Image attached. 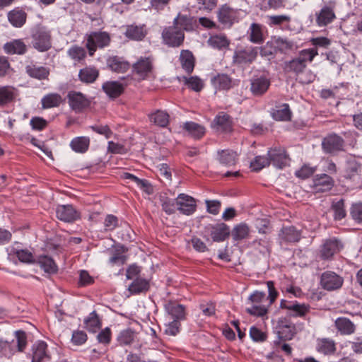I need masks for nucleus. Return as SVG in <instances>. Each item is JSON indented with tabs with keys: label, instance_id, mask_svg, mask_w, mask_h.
Masks as SVG:
<instances>
[{
	"label": "nucleus",
	"instance_id": "a19ab883",
	"mask_svg": "<svg viewBox=\"0 0 362 362\" xmlns=\"http://www.w3.org/2000/svg\"><path fill=\"white\" fill-rule=\"evenodd\" d=\"M16 98V89L9 86H0V107H4Z\"/></svg>",
	"mask_w": 362,
	"mask_h": 362
},
{
	"label": "nucleus",
	"instance_id": "6e6552de",
	"mask_svg": "<svg viewBox=\"0 0 362 362\" xmlns=\"http://www.w3.org/2000/svg\"><path fill=\"white\" fill-rule=\"evenodd\" d=\"M126 276L129 281L126 282L128 291L132 294L145 293L149 290L151 279L141 275L140 273H126Z\"/></svg>",
	"mask_w": 362,
	"mask_h": 362
},
{
	"label": "nucleus",
	"instance_id": "58836bf2",
	"mask_svg": "<svg viewBox=\"0 0 362 362\" xmlns=\"http://www.w3.org/2000/svg\"><path fill=\"white\" fill-rule=\"evenodd\" d=\"M183 127L187 134L194 139H199L205 134L204 127L194 122H186Z\"/></svg>",
	"mask_w": 362,
	"mask_h": 362
},
{
	"label": "nucleus",
	"instance_id": "f3484780",
	"mask_svg": "<svg viewBox=\"0 0 362 362\" xmlns=\"http://www.w3.org/2000/svg\"><path fill=\"white\" fill-rule=\"evenodd\" d=\"M343 247L341 243L335 238L325 240L320 250V257L323 259H331L334 254L340 251Z\"/></svg>",
	"mask_w": 362,
	"mask_h": 362
},
{
	"label": "nucleus",
	"instance_id": "6e6d98bb",
	"mask_svg": "<svg viewBox=\"0 0 362 362\" xmlns=\"http://www.w3.org/2000/svg\"><path fill=\"white\" fill-rule=\"evenodd\" d=\"M270 165L268 156H257L250 162V167L252 171L259 172Z\"/></svg>",
	"mask_w": 362,
	"mask_h": 362
},
{
	"label": "nucleus",
	"instance_id": "6ab92c4d",
	"mask_svg": "<svg viewBox=\"0 0 362 362\" xmlns=\"http://www.w3.org/2000/svg\"><path fill=\"white\" fill-rule=\"evenodd\" d=\"M68 103L71 110L81 112L88 105L86 96L81 92L71 90L67 94Z\"/></svg>",
	"mask_w": 362,
	"mask_h": 362
},
{
	"label": "nucleus",
	"instance_id": "603ef678",
	"mask_svg": "<svg viewBox=\"0 0 362 362\" xmlns=\"http://www.w3.org/2000/svg\"><path fill=\"white\" fill-rule=\"evenodd\" d=\"M331 209L333 211L334 220H341L346 216V210L344 208V201L343 199H334L332 202Z\"/></svg>",
	"mask_w": 362,
	"mask_h": 362
},
{
	"label": "nucleus",
	"instance_id": "412c9836",
	"mask_svg": "<svg viewBox=\"0 0 362 362\" xmlns=\"http://www.w3.org/2000/svg\"><path fill=\"white\" fill-rule=\"evenodd\" d=\"M281 308L288 310L290 315L296 317L305 316L310 310L309 305L305 303H299L297 301L288 302L285 300H281Z\"/></svg>",
	"mask_w": 362,
	"mask_h": 362
},
{
	"label": "nucleus",
	"instance_id": "9b49d317",
	"mask_svg": "<svg viewBox=\"0 0 362 362\" xmlns=\"http://www.w3.org/2000/svg\"><path fill=\"white\" fill-rule=\"evenodd\" d=\"M267 156L269 163L279 169L284 168L290 160L286 151L281 146L270 148L267 151Z\"/></svg>",
	"mask_w": 362,
	"mask_h": 362
},
{
	"label": "nucleus",
	"instance_id": "f03ea898",
	"mask_svg": "<svg viewBox=\"0 0 362 362\" xmlns=\"http://www.w3.org/2000/svg\"><path fill=\"white\" fill-rule=\"evenodd\" d=\"M361 165L355 159L347 160L341 172L342 181L351 189L362 186Z\"/></svg>",
	"mask_w": 362,
	"mask_h": 362
},
{
	"label": "nucleus",
	"instance_id": "680f3d73",
	"mask_svg": "<svg viewBox=\"0 0 362 362\" xmlns=\"http://www.w3.org/2000/svg\"><path fill=\"white\" fill-rule=\"evenodd\" d=\"M104 231H112L116 228L122 226V221L119 223V220L115 215L107 214L105 217L104 222Z\"/></svg>",
	"mask_w": 362,
	"mask_h": 362
},
{
	"label": "nucleus",
	"instance_id": "774afa93",
	"mask_svg": "<svg viewBox=\"0 0 362 362\" xmlns=\"http://www.w3.org/2000/svg\"><path fill=\"white\" fill-rule=\"evenodd\" d=\"M89 128L94 132L104 136L106 139H110L112 134V132L107 124H93L90 125Z\"/></svg>",
	"mask_w": 362,
	"mask_h": 362
},
{
	"label": "nucleus",
	"instance_id": "dca6fc26",
	"mask_svg": "<svg viewBox=\"0 0 362 362\" xmlns=\"http://www.w3.org/2000/svg\"><path fill=\"white\" fill-rule=\"evenodd\" d=\"M334 184V181L331 176L322 173L313 177L312 187L315 192H324L330 190Z\"/></svg>",
	"mask_w": 362,
	"mask_h": 362
},
{
	"label": "nucleus",
	"instance_id": "3c124183",
	"mask_svg": "<svg viewBox=\"0 0 362 362\" xmlns=\"http://www.w3.org/2000/svg\"><path fill=\"white\" fill-rule=\"evenodd\" d=\"M197 200L194 197L182 193V214H193L197 210Z\"/></svg>",
	"mask_w": 362,
	"mask_h": 362
},
{
	"label": "nucleus",
	"instance_id": "4c0bfd02",
	"mask_svg": "<svg viewBox=\"0 0 362 362\" xmlns=\"http://www.w3.org/2000/svg\"><path fill=\"white\" fill-rule=\"evenodd\" d=\"M26 17V13L18 8H15L8 13V21L15 28H21L25 23Z\"/></svg>",
	"mask_w": 362,
	"mask_h": 362
},
{
	"label": "nucleus",
	"instance_id": "c756f323",
	"mask_svg": "<svg viewBox=\"0 0 362 362\" xmlns=\"http://www.w3.org/2000/svg\"><path fill=\"white\" fill-rule=\"evenodd\" d=\"M148 119L154 125L164 128L169 124L170 116L165 110H156L148 114Z\"/></svg>",
	"mask_w": 362,
	"mask_h": 362
},
{
	"label": "nucleus",
	"instance_id": "4468645a",
	"mask_svg": "<svg viewBox=\"0 0 362 362\" xmlns=\"http://www.w3.org/2000/svg\"><path fill=\"white\" fill-rule=\"evenodd\" d=\"M56 216L64 223H73L81 218L80 212L72 204H59L56 208Z\"/></svg>",
	"mask_w": 362,
	"mask_h": 362
},
{
	"label": "nucleus",
	"instance_id": "393cba45",
	"mask_svg": "<svg viewBox=\"0 0 362 362\" xmlns=\"http://www.w3.org/2000/svg\"><path fill=\"white\" fill-rule=\"evenodd\" d=\"M152 64L148 58H141L133 65V72L138 80H144L151 72Z\"/></svg>",
	"mask_w": 362,
	"mask_h": 362
},
{
	"label": "nucleus",
	"instance_id": "79ce46f5",
	"mask_svg": "<svg viewBox=\"0 0 362 362\" xmlns=\"http://www.w3.org/2000/svg\"><path fill=\"white\" fill-rule=\"evenodd\" d=\"M98 70L92 66H86L80 69L78 73L79 80L85 83H93L98 78Z\"/></svg>",
	"mask_w": 362,
	"mask_h": 362
},
{
	"label": "nucleus",
	"instance_id": "e433bc0d",
	"mask_svg": "<svg viewBox=\"0 0 362 362\" xmlns=\"http://www.w3.org/2000/svg\"><path fill=\"white\" fill-rule=\"evenodd\" d=\"M305 69V65L302 60L295 57L289 61H286L283 65V70L286 74L293 73L296 75L302 73Z\"/></svg>",
	"mask_w": 362,
	"mask_h": 362
},
{
	"label": "nucleus",
	"instance_id": "c85d7f7f",
	"mask_svg": "<svg viewBox=\"0 0 362 362\" xmlns=\"http://www.w3.org/2000/svg\"><path fill=\"white\" fill-rule=\"evenodd\" d=\"M107 64L112 71L117 73L126 72L130 66L127 61L118 56L110 57L107 59Z\"/></svg>",
	"mask_w": 362,
	"mask_h": 362
},
{
	"label": "nucleus",
	"instance_id": "69168bd1",
	"mask_svg": "<svg viewBox=\"0 0 362 362\" xmlns=\"http://www.w3.org/2000/svg\"><path fill=\"white\" fill-rule=\"evenodd\" d=\"M68 55L74 60L81 61L86 56V52L84 48L78 46H72L67 51Z\"/></svg>",
	"mask_w": 362,
	"mask_h": 362
},
{
	"label": "nucleus",
	"instance_id": "bb28decb",
	"mask_svg": "<svg viewBox=\"0 0 362 362\" xmlns=\"http://www.w3.org/2000/svg\"><path fill=\"white\" fill-rule=\"evenodd\" d=\"M38 265L43 272H58V266L52 257L42 254L36 256L35 264Z\"/></svg>",
	"mask_w": 362,
	"mask_h": 362
},
{
	"label": "nucleus",
	"instance_id": "de8ad7c7",
	"mask_svg": "<svg viewBox=\"0 0 362 362\" xmlns=\"http://www.w3.org/2000/svg\"><path fill=\"white\" fill-rule=\"evenodd\" d=\"M124 35L130 40L140 41L144 38L146 32L143 25H130L127 26Z\"/></svg>",
	"mask_w": 362,
	"mask_h": 362
},
{
	"label": "nucleus",
	"instance_id": "c9c22d12",
	"mask_svg": "<svg viewBox=\"0 0 362 362\" xmlns=\"http://www.w3.org/2000/svg\"><path fill=\"white\" fill-rule=\"evenodd\" d=\"M184 85L195 93L201 92L204 88V81L198 76H182Z\"/></svg>",
	"mask_w": 362,
	"mask_h": 362
},
{
	"label": "nucleus",
	"instance_id": "ddd939ff",
	"mask_svg": "<svg viewBox=\"0 0 362 362\" xmlns=\"http://www.w3.org/2000/svg\"><path fill=\"white\" fill-rule=\"evenodd\" d=\"M233 121L231 116L224 112H218L211 122V127L220 133H230L233 132Z\"/></svg>",
	"mask_w": 362,
	"mask_h": 362
},
{
	"label": "nucleus",
	"instance_id": "7ed1b4c3",
	"mask_svg": "<svg viewBox=\"0 0 362 362\" xmlns=\"http://www.w3.org/2000/svg\"><path fill=\"white\" fill-rule=\"evenodd\" d=\"M30 38L33 47L40 52H47L52 47L50 31L41 24L31 29Z\"/></svg>",
	"mask_w": 362,
	"mask_h": 362
},
{
	"label": "nucleus",
	"instance_id": "0e129e2a",
	"mask_svg": "<svg viewBox=\"0 0 362 362\" xmlns=\"http://www.w3.org/2000/svg\"><path fill=\"white\" fill-rule=\"evenodd\" d=\"M209 44L214 48L218 49L228 46L229 42L224 35H214L209 39Z\"/></svg>",
	"mask_w": 362,
	"mask_h": 362
},
{
	"label": "nucleus",
	"instance_id": "1a4fd4ad",
	"mask_svg": "<svg viewBox=\"0 0 362 362\" xmlns=\"http://www.w3.org/2000/svg\"><path fill=\"white\" fill-rule=\"evenodd\" d=\"M110 42V36L105 31L91 32L87 37L86 47L90 56H93L97 48L107 47Z\"/></svg>",
	"mask_w": 362,
	"mask_h": 362
},
{
	"label": "nucleus",
	"instance_id": "bf43d9fd",
	"mask_svg": "<svg viewBox=\"0 0 362 362\" xmlns=\"http://www.w3.org/2000/svg\"><path fill=\"white\" fill-rule=\"evenodd\" d=\"M277 329V335L280 340H290L294 335L293 327L291 325H279Z\"/></svg>",
	"mask_w": 362,
	"mask_h": 362
},
{
	"label": "nucleus",
	"instance_id": "20e7f679",
	"mask_svg": "<svg viewBox=\"0 0 362 362\" xmlns=\"http://www.w3.org/2000/svg\"><path fill=\"white\" fill-rule=\"evenodd\" d=\"M181 18V11L177 13L173 20V25L165 27L162 31V42L169 47H178L181 45V26L178 20Z\"/></svg>",
	"mask_w": 362,
	"mask_h": 362
},
{
	"label": "nucleus",
	"instance_id": "2eb2a0df",
	"mask_svg": "<svg viewBox=\"0 0 362 362\" xmlns=\"http://www.w3.org/2000/svg\"><path fill=\"white\" fill-rule=\"evenodd\" d=\"M271 85L270 79L266 76H254L250 80V91L255 96L264 94Z\"/></svg>",
	"mask_w": 362,
	"mask_h": 362
},
{
	"label": "nucleus",
	"instance_id": "5701e85b",
	"mask_svg": "<svg viewBox=\"0 0 362 362\" xmlns=\"http://www.w3.org/2000/svg\"><path fill=\"white\" fill-rule=\"evenodd\" d=\"M63 243L64 240L62 236L59 235H52L49 237H47L44 241V249L47 252H51L54 254H59L63 250Z\"/></svg>",
	"mask_w": 362,
	"mask_h": 362
},
{
	"label": "nucleus",
	"instance_id": "a211bd4d",
	"mask_svg": "<svg viewBox=\"0 0 362 362\" xmlns=\"http://www.w3.org/2000/svg\"><path fill=\"white\" fill-rule=\"evenodd\" d=\"M343 282V277L337 273H322L320 278L322 287L327 291H333L341 288Z\"/></svg>",
	"mask_w": 362,
	"mask_h": 362
},
{
	"label": "nucleus",
	"instance_id": "8fccbe9b",
	"mask_svg": "<svg viewBox=\"0 0 362 362\" xmlns=\"http://www.w3.org/2000/svg\"><path fill=\"white\" fill-rule=\"evenodd\" d=\"M136 337V332L130 328L122 330L117 335V341L120 346L131 345Z\"/></svg>",
	"mask_w": 362,
	"mask_h": 362
},
{
	"label": "nucleus",
	"instance_id": "49530a36",
	"mask_svg": "<svg viewBox=\"0 0 362 362\" xmlns=\"http://www.w3.org/2000/svg\"><path fill=\"white\" fill-rule=\"evenodd\" d=\"M335 327L341 334H351L354 332L355 326L354 323L346 317H338L335 320Z\"/></svg>",
	"mask_w": 362,
	"mask_h": 362
},
{
	"label": "nucleus",
	"instance_id": "052dcab7",
	"mask_svg": "<svg viewBox=\"0 0 362 362\" xmlns=\"http://www.w3.org/2000/svg\"><path fill=\"white\" fill-rule=\"evenodd\" d=\"M125 227L117 231V237L122 242L132 243L135 239V233L128 223H125Z\"/></svg>",
	"mask_w": 362,
	"mask_h": 362
},
{
	"label": "nucleus",
	"instance_id": "9d476101",
	"mask_svg": "<svg viewBox=\"0 0 362 362\" xmlns=\"http://www.w3.org/2000/svg\"><path fill=\"white\" fill-rule=\"evenodd\" d=\"M112 240L114 244L107 250L110 256L107 263L112 267H122L128 259L127 255L128 247L123 244L116 243L113 239Z\"/></svg>",
	"mask_w": 362,
	"mask_h": 362
},
{
	"label": "nucleus",
	"instance_id": "09e8293b",
	"mask_svg": "<svg viewBox=\"0 0 362 362\" xmlns=\"http://www.w3.org/2000/svg\"><path fill=\"white\" fill-rule=\"evenodd\" d=\"M196 59L192 52L188 49H182V69L190 75L194 69Z\"/></svg>",
	"mask_w": 362,
	"mask_h": 362
},
{
	"label": "nucleus",
	"instance_id": "c03bdc74",
	"mask_svg": "<svg viewBox=\"0 0 362 362\" xmlns=\"http://www.w3.org/2000/svg\"><path fill=\"white\" fill-rule=\"evenodd\" d=\"M272 117L276 121L288 122L291 119L292 112L288 103H284L278 109L273 110Z\"/></svg>",
	"mask_w": 362,
	"mask_h": 362
},
{
	"label": "nucleus",
	"instance_id": "864d4df0",
	"mask_svg": "<svg viewBox=\"0 0 362 362\" xmlns=\"http://www.w3.org/2000/svg\"><path fill=\"white\" fill-rule=\"evenodd\" d=\"M41 103L44 109L58 107L62 103V97L58 93H49L42 98Z\"/></svg>",
	"mask_w": 362,
	"mask_h": 362
},
{
	"label": "nucleus",
	"instance_id": "338daca9",
	"mask_svg": "<svg viewBox=\"0 0 362 362\" xmlns=\"http://www.w3.org/2000/svg\"><path fill=\"white\" fill-rule=\"evenodd\" d=\"M248 233V226L245 223H242L234 228L232 235L235 240H240L245 238Z\"/></svg>",
	"mask_w": 362,
	"mask_h": 362
},
{
	"label": "nucleus",
	"instance_id": "b1692460",
	"mask_svg": "<svg viewBox=\"0 0 362 362\" xmlns=\"http://www.w3.org/2000/svg\"><path fill=\"white\" fill-rule=\"evenodd\" d=\"M4 51L9 55H23L27 52L28 47L23 39H12L4 45Z\"/></svg>",
	"mask_w": 362,
	"mask_h": 362
},
{
	"label": "nucleus",
	"instance_id": "423d86ee",
	"mask_svg": "<svg viewBox=\"0 0 362 362\" xmlns=\"http://www.w3.org/2000/svg\"><path fill=\"white\" fill-rule=\"evenodd\" d=\"M258 52L257 47L238 45L234 51L233 62L240 66H248L256 60Z\"/></svg>",
	"mask_w": 362,
	"mask_h": 362
},
{
	"label": "nucleus",
	"instance_id": "f704fd0d",
	"mask_svg": "<svg viewBox=\"0 0 362 362\" xmlns=\"http://www.w3.org/2000/svg\"><path fill=\"white\" fill-rule=\"evenodd\" d=\"M219 162L226 166L230 167L236 164L238 160V155L236 151L224 149L218 151Z\"/></svg>",
	"mask_w": 362,
	"mask_h": 362
},
{
	"label": "nucleus",
	"instance_id": "37998d69",
	"mask_svg": "<svg viewBox=\"0 0 362 362\" xmlns=\"http://www.w3.org/2000/svg\"><path fill=\"white\" fill-rule=\"evenodd\" d=\"M317 351L325 355H329L336 351V344L334 340L328 338H322L317 340Z\"/></svg>",
	"mask_w": 362,
	"mask_h": 362
},
{
	"label": "nucleus",
	"instance_id": "f8f14e48",
	"mask_svg": "<svg viewBox=\"0 0 362 362\" xmlns=\"http://www.w3.org/2000/svg\"><path fill=\"white\" fill-rule=\"evenodd\" d=\"M344 140L339 135L332 133L327 135L322 141V148L325 153H335L343 151Z\"/></svg>",
	"mask_w": 362,
	"mask_h": 362
},
{
	"label": "nucleus",
	"instance_id": "e2e57ef3",
	"mask_svg": "<svg viewBox=\"0 0 362 362\" xmlns=\"http://www.w3.org/2000/svg\"><path fill=\"white\" fill-rule=\"evenodd\" d=\"M318 54V52L317 48H309V49H302L300 52L298 56L297 57L300 60H302L303 64L305 65V67L307 66L308 62H311L315 57H316Z\"/></svg>",
	"mask_w": 362,
	"mask_h": 362
},
{
	"label": "nucleus",
	"instance_id": "aec40b11",
	"mask_svg": "<svg viewBox=\"0 0 362 362\" xmlns=\"http://www.w3.org/2000/svg\"><path fill=\"white\" fill-rule=\"evenodd\" d=\"M126 86L119 81H108L102 85V90L110 99L114 100L124 93Z\"/></svg>",
	"mask_w": 362,
	"mask_h": 362
},
{
	"label": "nucleus",
	"instance_id": "cd10ccee",
	"mask_svg": "<svg viewBox=\"0 0 362 362\" xmlns=\"http://www.w3.org/2000/svg\"><path fill=\"white\" fill-rule=\"evenodd\" d=\"M229 234L230 228L223 223H217L210 226V235L214 241H223L229 236Z\"/></svg>",
	"mask_w": 362,
	"mask_h": 362
},
{
	"label": "nucleus",
	"instance_id": "2f4dec72",
	"mask_svg": "<svg viewBox=\"0 0 362 362\" xmlns=\"http://www.w3.org/2000/svg\"><path fill=\"white\" fill-rule=\"evenodd\" d=\"M163 210L168 214H172L176 210L181 211V193L176 198L163 197L161 199Z\"/></svg>",
	"mask_w": 362,
	"mask_h": 362
},
{
	"label": "nucleus",
	"instance_id": "0eeeda50",
	"mask_svg": "<svg viewBox=\"0 0 362 362\" xmlns=\"http://www.w3.org/2000/svg\"><path fill=\"white\" fill-rule=\"evenodd\" d=\"M336 3L334 1L325 2L315 12V24L320 27H326L337 18L335 13Z\"/></svg>",
	"mask_w": 362,
	"mask_h": 362
},
{
	"label": "nucleus",
	"instance_id": "5fc2aeb1",
	"mask_svg": "<svg viewBox=\"0 0 362 362\" xmlns=\"http://www.w3.org/2000/svg\"><path fill=\"white\" fill-rule=\"evenodd\" d=\"M267 23L270 27L288 25L291 19L290 16L286 14L267 16Z\"/></svg>",
	"mask_w": 362,
	"mask_h": 362
},
{
	"label": "nucleus",
	"instance_id": "ea45409f",
	"mask_svg": "<svg viewBox=\"0 0 362 362\" xmlns=\"http://www.w3.org/2000/svg\"><path fill=\"white\" fill-rule=\"evenodd\" d=\"M26 73L30 77L42 81L47 79L49 69L42 66L28 65L26 66Z\"/></svg>",
	"mask_w": 362,
	"mask_h": 362
},
{
	"label": "nucleus",
	"instance_id": "72a5a7b5",
	"mask_svg": "<svg viewBox=\"0 0 362 362\" xmlns=\"http://www.w3.org/2000/svg\"><path fill=\"white\" fill-rule=\"evenodd\" d=\"M90 142L88 136H76L71 139L69 146L75 153H84L88 150Z\"/></svg>",
	"mask_w": 362,
	"mask_h": 362
},
{
	"label": "nucleus",
	"instance_id": "f257e3e1",
	"mask_svg": "<svg viewBox=\"0 0 362 362\" xmlns=\"http://www.w3.org/2000/svg\"><path fill=\"white\" fill-rule=\"evenodd\" d=\"M267 288L269 296L265 293L255 291L248 298L247 303L250 306L247 308L248 313L255 316L262 317L267 313L268 307L274 303L277 297L278 293L276 291L273 281H267Z\"/></svg>",
	"mask_w": 362,
	"mask_h": 362
},
{
	"label": "nucleus",
	"instance_id": "a18cd8bd",
	"mask_svg": "<svg viewBox=\"0 0 362 362\" xmlns=\"http://www.w3.org/2000/svg\"><path fill=\"white\" fill-rule=\"evenodd\" d=\"M27 334L24 331L18 330L15 332V339L10 344L15 350V353L23 352L27 346Z\"/></svg>",
	"mask_w": 362,
	"mask_h": 362
},
{
	"label": "nucleus",
	"instance_id": "4be33fe9",
	"mask_svg": "<svg viewBox=\"0 0 362 362\" xmlns=\"http://www.w3.org/2000/svg\"><path fill=\"white\" fill-rule=\"evenodd\" d=\"M50 360L47 353V345L45 341H39L32 346L31 362H46Z\"/></svg>",
	"mask_w": 362,
	"mask_h": 362
},
{
	"label": "nucleus",
	"instance_id": "4d7b16f0",
	"mask_svg": "<svg viewBox=\"0 0 362 362\" xmlns=\"http://www.w3.org/2000/svg\"><path fill=\"white\" fill-rule=\"evenodd\" d=\"M86 328L90 332H96L100 327V322L98 315L95 311L90 313L88 317L84 320Z\"/></svg>",
	"mask_w": 362,
	"mask_h": 362
},
{
	"label": "nucleus",
	"instance_id": "a878e982",
	"mask_svg": "<svg viewBox=\"0 0 362 362\" xmlns=\"http://www.w3.org/2000/svg\"><path fill=\"white\" fill-rule=\"evenodd\" d=\"M281 243H297L301 238V233L293 226H284L279 233Z\"/></svg>",
	"mask_w": 362,
	"mask_h": 362
},
{
	"label": "nucleus",
	"instance_id": "13d9d810",
	"mask_svg": "<svg viewBox=\"0 0 362 362\" xmlns=\"http://www.w3.org/2000/svg\"><path fill=\"white\" fill-rule=\"evenodd\" d=\"M14 254L18 260L23 263L31 264H35L36 256L27 249H19L14 251Z\"/></svg>",
	"mask_w": 362,
	"mask_h": 362
},
{
	"label": "nucleus",
	"instance_id": "39448f33",
	"mask_svg": "<svg viewBox=\"0 0 362 362\" xmlns=\"http://www.w3.org/2000/svg\"><path fill=\"white\" fill-rule=\"evenodd\" d=\"M245 16L246 13L245 11L233 8L226 4L222 5L218 8L217 13L218 22L226 28H230L234 23L239 22Z\"/></svg>",
	"mask_w": 362,
	"mask_h": 362
},
{
	"label": "nucleus",
	"instance_id": "7c9ffc66",
	"mask_svg": "<svg viewBox=\"0 0 362 362\" xmlns=\"http://www.w3.org/2000/svg\"><path fill=\"white\" fill-rule=\"evenodd\" d=\"M213 87L218 90H228L232 88V79L226 74H218L211 78Z\"/></svg>",
	"mask_w": 362,
	"mask_h": 362
},
{
	"label": "nucleus",
	"instance_id": "473e14b6",
	"mask_svg": "<svg viewBox=\"0 0 362 362\" xmlns=\"http://www.w3.org/2000/svg\"><path fill=\"white\" fill-rule=\"evenodd\" d=\"M247 34L248 40L252 43L262 44L264 41L263 25L259 23H252L250 25Z\"/></svg>",
	"mask_w": 362,
	"mask_h": 362
}]
</instances>
